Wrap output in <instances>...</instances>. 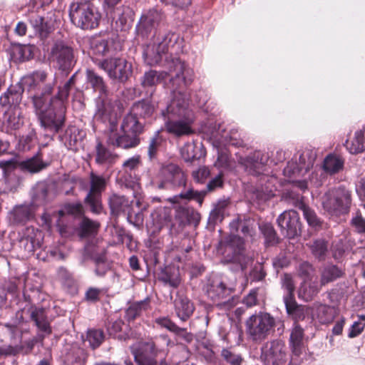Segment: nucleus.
Listing matches in <instances>:
<instances>
[{
    "mask_svg": "<svg viewBox=\"0 0 365 365\" xmlns=\"http://www.w3.org/2000/svg\"><path fill=\"white\" fill-rule=\"evenodd\" d=\"M163 66L166 71H150L145 73L143 81L144 87H151L161 83L168 76L173 84V93L176 89L190 85L193 81V71L178 58L166 56Z\"/></svg>",
    "mask_w": 365,
    "mask_h": 365,
    "instance_id": "f257e3e1",
    "label": "nucleus"
},
{
    "mask_svg": "<svg viewBox=\"0 0 365 365\" xmlns=\"http://www.w3.org/2000/svg\"><path fill=\"white\" fill-rule=\"evenodd\" d=\"M52 91V86L48 85L40 96L34 95L32 97L34 106L38 115L41 125L53 133H57L63 123V103L56 101L55 105L51 103L49 97Z\"/></svg>",
    "mask_w": 365,
    "mask_h": 365,
    "instance_id": "f03ea898",
    "label": "nucleus"
},
{
    "mask_svg": "<svg viewBox=\"0 0 365 365\" xmlns=\"http://www.w3.org/2000/svg\"><path fill=\"white\" fill-rule=\"evenodd\" d=\"M188 98L182 92H173V97L167 106L166 113L168 120L165 123L166 130L176 136L189 135L192 133L191 124L192 120L189 118L184 120H171L172 116L185 117L188 115Z\"/></svg>",
    "mask_w": 365,
    "mask_h": 365,
    "instance_id": "7ed1b4c3",
    "label": "nucleus"
},
{
    "mask_svg": "<svg viewBox=\"0 0 365 365\" xmlns=\"http://www.w3.org/2000/svg\"><path fill=\"white\" fill-rule=\"evenodd\" d=\"M69 16L73 24L83 29L97 27L101 18L97 8L89 1L73 3Z\"/></svg>",
    "mask_w": 365,
    "mask_h": 365,
    "instance_id": "20e7f679",
    "label": "nucleus"
},
{
    "mask_svg": "<svg viewBox=\"0 0 365 365\" xmlns=\"http://www.w3.org/2000/svg\"><path fill=\"white\" fill-rule=\"evenodd\" d=\"M351 203V192L343 187L329 190L322 197L324 210L333 216L347 213Z\"/></svg>",
    "mask_w": 365,
    "mask_h": 365,
    "instance_id": "39448f33",
    "label": "nucleus"
},
{
    "mask_svg": "<svg viewBox=\"0 0 365 365\" xmlns=\"http://www.w3.org/2000/svg\"><path fill=\"white\" fill-rule=\"evenodd\" d=\"M275 325L274 319L267 312L250 316L245 322L246 332L254 341H262L270 334Z\"/></svg>",
    "mask_w": 365,
    "mask_h": 365,
    "instance_id": "423d86ee",
    "label": "nucleus"
},
{
    "mask_svg": "<svg viewBox=\"0 0 365 365\" xmlns=\"http://www.w3.org/2000/svg\"><path fill=\"white\" fill-rule=\"evenodd\" d=\"M96 64L110 78L121 82L127 81L132 74V64L124 58H106L98 61Z\"/></svg>",
    "mask_w": 365,
    "mask_h": 365,
    "instance_id": "0eeeda50",
    "label": "nucleus"
},
{
    "mask_svg": "<svg viewBox=\"0 0 365 365\" xmlns=\"http://www.w3.org/2000/svg\"><path fill=\"white\" fill-rule=\"evenodd\" d=\"M185 182L184 172L178 165L170 164L160 169L153 183L159 190H166L185 185Z\"/></svg>",
    "mask_w": 365,
    "mask_h": 365,
    "instance_id": "6e6552de",
    "label": "nucleus"
},
{
    "mask_svg": "<svg viewBox=\"0 0 365 365\" xmlns=\"http://www.w3.org/2000/svg\"><path fill=\"white\" fill-rule=\"evenodd\" d=\"M96 108L95 118L103 122L108 121L110 128H115L120 115V108L111 101L108 94L98 97Z\"/></svg>",
    "mask_w": 365,
    "mask_h": 365,
    "instance_id": "1a4fd4ad",
    "label": "nucleus"
},
{
    "mask_svg": "<svg viewBox=\"0 0 365 365\" xmlns=\"http://www.w3.org/2000/svg\"><path fill=\"white\" fill-rule=\"evenodd\" d=\"M261 359L266 365H284L287 359L284 343L279 340L266 343L262 348Z\"/></svg>",
    "mask_w": 365,
    "mask_h": 365,
    "instance_id": "9d476101",
    "label": "nucleus"
},
{
    "mask_svg": "<svg viewBox=\"0 0 365 365\" xmlns=\"http://www.w3.org/2000/svg\"><path fill=\"white\" fill-rule=\"evenodd\" d=\"M175 34L169 33L157 45H148L144 51L145 61L150 66L160 63L163 55H165L170 46H173L177 41Z\"/></svg>",
    "mask_w": 365,
    "mask_h": 365,
    "instance_id": "9b49d317",
    "label": "nucleus"
},
{
    "mask_svg": "<svg viewBox=\"0 0 365 365\" xmlns=\"http://www.w3.org/2000/svg\"><path fill=\"white\" fill-rule=\"evenodd\" d=\"M51 59L60 70L68 71L74 65L73 51L63 41H56L51 50Z\"/></svg>",
    "mask_w": 365,
    "mask_h": 365,
    "instance_id": "f8f14e48",
    "label": "nucleus"
},
{
    "mask_svg": "<svg viewBox=\"0 0 365 365\" xmlns=\"http://www.w3.org/2000/svg\"><path fill=\"white\" fill-rule=\"evenodd\" d=\"M90 184L91 188L86 197V202L93 212L99 213L102 209L101 195L106 188V181L103 176L92 173L90 175Z\"/></svg>",
    "mask_w": 365,
    "mask_h": 365,
    "instance_id": "ddd939ff",
    "label": "nucleus"
},
{
    "mask_svg": "<svg viewBox=\"0 0 365 365\" xmlns=\"http://www.w3.org/2000/svg\"><path fill=\"white\" fill-rule=\"evenodd\" d=\"M277 221L284 235L293 238L298 235L300 230V222L299 215L295 210L284 211L278 217Z\"/></svg>",
    "mask_w": 365,
    "mask_h": 365,
    "instance_id": "4468645a",
    "label": "nucleus"
},
{
    "mask_svg": "<svg viewBox=\"0 0 365 365\" xmlns=\"http://www.w3.org/2000/svg\"><path fill=\"white\" fill-rule=\"evenodd\" d=\"M162 19V14L156 9L144 12L136 27L138 33L142 36H147L157 28Z\"/></svg>",
    "mask_w": 365,
    "mask_h": 365,
    "instance_id": "2eb2a0df",
    "label": "nucleus"
},
{
    "mask_svg": "<svg viewBox=\"0 0 365 365\" xmlns=\"http://www.w3.org/2000/svg\"><path fill=\"white\" fill-rule=\"evenodd\" d=\"M114 128H110V133L107 140V143L109 145L128 149L133 148L138 144L139 140L136 138V135L125 133L120 135Z\"/></svg>",
    "mask_w": 365,
    "mask_h": 365,
    "instance_id": "dca6fc26",
    "label": "nucleus"
},
{
    "mask_svg": "<svg viewBox=\"0 0 365 365\" xmlns=\"http://www.w3.org/2000/svg\"><path fill=\"white\" fill-rule=\"evenodd\" d=\"M231 292V289L220 280L214 281L207 289V294L213 301H220L218 304L225 306H229Z\"/></svg>",
    "mask_w": 365,
    "mask_h": 365,
    "instance_id": "f3484780",
    "label": "nucleus"
},
{
    "mask_svg": "<svg viewBox=\"0 0 365 365\" xmlns=\"http://www.w3.org/2000/svg\"><path fill=\"white\" fill-rule=\"evenodd\" d=\"M177 316L183 322L192 314L195 307L191 301L185 296L178 295L174 302Z\"/></svg>",
    "mask_w": 365,
    "mask_h": 365,
    "instance_id": "a211bd4d",
    "label": "nucleus"
},
{
    "mask_svg": "<svg viewBox=\"0 0 365 365\" xmlns=\"http://www.w3.org/2000/svg\"><path fill=\"white\" fill-rule=\"evenodd\" d=\"M23 90L20 87L19 89L10 87L0 96V104L4 107H9V109L20 108L19 106L22 99Z\"/></svg>",
    "mask_w": 365,
    "mask_h": 365,
    "instance_id": "6ab92c4d",
    "label": "nucleus"
},
{
    "mask_svg": "<svg viewBox=\"0 0 365 365\" xmlns=\"http://www.w3.org/2000/svg\"><path fill=\"white\" fill-rule=\"evenodd\" d=\"M30 317L35 322L36 326L46 334L51 333V328L47 319L46 311L43 308L31 307L29 309Z\"/></svg>",
    "mask_w": 365,
    "mask_h": 365,
    "instance_id": "aec40b11",
    "label": "nucleus"
},
{
    "mask_svg": "<svg viewBox=\"0 0 365 365\" xmlns=\"http://www.w3.org/2000/svg\"><path fill=\"white\" fill-rule=\"evenodd\" d=\"M304 329L295 324L290 334L289 342L292 351L296 356H299L304 349Z\"/></svg>",
    "mask_w": 365,
    "mask_h": 365,
    "instance_id": "412c9836",
    "label": "nucleus"
},
{
    "mask_svg": "<svg viewBox=\"0 0 365 365\" xmlns=\"http://www.w3.org/2000/svg\"><path fill=\"white\" fill-rule=\"evenodd\" d=\"M156 324L175 333L176 335L182 337L185 341L190 342L192 339V336L187 331L185 328L178 327L173 322L166 317H160L155 319Z\"/></svg>",
    "mask_w": 365,
    "mask_h": 365,
    "instance_id": "4be33fe9",
    "label": "nucleus"
},
{
    "mask_svg": "<svg viewBox=\"0 0 365 365\" xmlns=\"http://www.w3.org/2000/svg\"><path fill=\"white\" fill-rule=\"evenodd\" d=\"M143 123L140 119L133 115L131 112L123 119L121 129L123 133H130L136 135L143 131Z\"/></svg>",
    "mask_w": 365,
    "mask_h": 365,
    "instance_id": "5701e85b",
    "label": "nucleus"
},
{
    "mask_svg": "<svg viewBox=\"0 0 365 365\" xmlns=\"http://www.w3.org/2000/svg\"><path fill=\"white\" fill-rule=\"evenodd\" d=\"M320 287L317 280L304 279L298 290V297L306 302L311 301L319 292Z\"/></svg>",
    "mask_w": 365,
    "mask_h": 365,
    "instance_id": "b1692460",
    "label": "nucleus"
},
{
    "mask_svg": "<svg viewBox=\"0 0 365 365\" xmlns=\"http://www.w3.org/2000/svg\"><path fill=\"white\" fill-rule=\"evenodd\" d=\"M344 160L339 155L330 154L327 155L323 164L326 173L334 175L339 173L344 168Z\"/></svg>",
    "mask_w": 365,
    "mask_h": 365,
    "instance_id": "393cba45",
    "label": "nucleus"
},
{
    "mask_svg": "<svg viewBox=\"0 0 365 365\" xmlns=\"http://www.w3.org/2000/svg\"><path fill=\"white\" fill-rule=\"evenodd\" d=\"M30 24L33 27L36 35L41 39L46 38L53 29L50 26L44 19L41 16H32L30 19Z\"/></svg>",
    "mask_w": 365,
    "mask_h": 365,
    "instance_id": "a878e982",
    "label": "nucleus"
},
{
    "mask_svg": "<svg viewBox=\"0 0 365 365\" xmlns=\"http://www.w3.org/2000/svg\"><path fill=\"white\" fill-rule=\"evenodd\" d=\"M48 164L43 163L38 156H34L29 159L19 163L18 166L24 172L36 173L47 167Z\"/></svg>",
    "mask_w": 365,
    "mask_h": 365,
    "instance_id": "bb28decb",
    "label": "nucleus"
},
{
    "mask_svg": "<svg viewBox=\"0 0 365 365\" xmlns=\"http://www.w3.org/2000/svg\"><path fill=\"white\" fill-rule=\"evenodd\" d=\"M346 146L349 153L352 154L364 151L365 150V128L357 130L353 139L346 141Z\"/></svg>",
    "mask_w": 365,
    "mask_h": 365,
    "instance_id": "cd10ccee",
    "label": "nucleus"
},
{
    "mask_svg": "<svg viewBox=\"0 0 365 365\" xmlns=\"http://www.w3.org/2000/svg\"><path fill=\"white\" fill-rule=\"evenodd\" d=\"M47 74L45 71H37L32 74L25 76L22 79V85L27 87L29 91L40 88L41 86L45 81Z\"/></svg>",
    "mask_w": 365,
    "mask_h": 365,
    "instance_id": "c85d7f7f",
    "label": "nucleus"
},
{
    "mask_svg": "<svg viewBox=\"0 0 365 365\" xmlns=\"http://www.w3.org/2000/svg\"><path fill=\"white\" fill-rule=\"evenodd\" d=\"M33 217V210L29 205H19L10 213V219L14 223H25Z\"/></svg>",
    "mask_w": 365,
    "mask_h": 365,
    "instance_id": "c756f323",
    "label": "nucleus"
},
{
    "mask_svg": "<svg viewBox=\"0 0 365 365\" xmlns=\"http://www.w3.org/2000/svg\"><path fill=\"white\" fill-rule=\"evenodd\" d=\"M86 79L87 81L95 91L99 92V96H103V94H108L106 86L103 81V77L98 75L93 70L88 69L86 71Z\"/></svg>",
    "mask_w": 365,
    "mask_h": 365,
    "instance_id": "7c9ffc66",
    "label": "nucleus"
},
{
    "mask_svg": "<svg viewBox=\"0 0 365 365\" xmlns=\"http://www.w3.org/2000/svg\"><path fill=\"white\" fill-rule=\"evenodd\" d=\"M5 123L11 130H17L24 124V119L20 108L9 109L6 113Z\"/></svg>",
    "mask_w": 365,
    "mask_h": 365,
    "instance_id": "2f4dec72",
    "label": "nucleus"
},
{
    "mask_svg": "<svg viewBox=\"0 0 365 365\" xmlns=\"http://www.w3.org/2000/svg\"><path fill=\"white\" fill-rule=\"evenodd\" d=\"M284 302L289 314H292L295 318H304V309L297 305L294 293L286 294L284 296Z\"/></svg>",
    "mask_w": 365,
    "mask_h": 365,
    "instance_id": "473e14b6",
    "label": "nucleus"
},
{
    "mask_svg": "<svg viewBox=\"0 0 365 365\" xmlns=\"http://www.w3.org/2000/svg\"><path fill=\"white\" fill-rule=\"evenodd\" d=\"M118 156L110 152L107 148L99 143L96 148V161L98 164L110 165L115 162Z\"/></svg>",
    "mask_w": 365,
    "mask_h": 365,
    "instance_id": "72a5a7b5",
    "label": "nucleus"
},
{
    "mask_svg": "<svg viewBox=\"0 0 365 365\" xmlns=\"http://www.w3.org/2000/svg\"><path fill=\"white\" fill-rule=\"evenodd\" d=\"M342 275V271L334 265H328L322 271L320 286H324Z\"/></svg>",
    "mask_w": 365,
    "mask_h": 365,
    "instance_id": "f704fd0d",
    "label": "nucleus"
},
{
    "mask_svg": "<svg viewBox=\"0 0 365 365\" xmlns=\"http://www.w3.org/2000/svg\"><path fill=\"white\" fill-rule=\"evenodd\" d=\"M316 153L312 150L303 151L299 158L298 170L307 172L313 166Z\"/></svg>",
    "mask_w": 365,
    "mask_h": 365,
    "instance_id": "c9c22d12",
    "label": "nucleus"
},
{
    "mask_svg": "<svg viewBox=\"0 0 365 365\" xmlns=\"http://www.w3.org/2000/svg\"><path fill=\"white\" fill-rule=\"evenodd\" d=\"M130 112L137 116L138 118H146L149 117L152 115L153 112V108L150 104V103L142 101L138 103H135L132 108Z\"/></svg>",
    "mask_w": 365,
    "mask_h": 365,
    "instance_id": "e433bc0d",
    "label": "nucleus"
},
{
    "mask_svg": "<svg viewBox=\"0 0 365 365\" xmlns=\"http://www.w3.org/2000/svg\"><path fill=\"white\" fill-rule=\"evenodd\" d=\"M110 207L113 214L118 215L121 212H125L128 207V201L123 196L113 195L110 197Z\"/></svg>",
    "mask_w": 365,
    "mask_h": 365,
    "instance_id": "4c0bfd02",
    "label": "nucleus"
},
{
    "mask_svg": "<svg viewBox=\"0 0 365 365\" xmlns=\"http://www.w3.org/2000/svg\"><path fill=\"white\" fill-rule=\"evenodd\" d=\"M200 150L194 143H186L180 149V154L182 158L186 162H191L193 160L198 159L200 158L201 154L197 155V150Z\"/></svg>",
    "mask_w": 365,
    "mask_h": 365,
    "instance_id": "58836bf2",
    "label": "nucleus"
},
{
    "mask_svg": "<svg viewBox=\"0 0 365 365\" xmlns=\"http://www.w3.org/2000/svg\"><path fill=\"white\" fill-rule=\"evenodd\" d=\"M309 247L313 255L319 260H323L325 259L327 253V242L324 240H316L312 245H310Z\"/></svg>",
    "mask_w": 365,
    "mask_h": 365,
    "instance_id": "ea45409f",
    "label": "nucleus"
},
{
    "mask_svg": "<svg viewBox=\"0 0 365 365\" xmlns=\"http://www.w3.org/2000/svg\"><path fill=\"white\" fill-rule=\"evenodd\" d=\"M205 193L206 192L205 191L199 192L197 191H195L193 189H189L187 191L181 192L180 195H175L170 198V201L172 202H178L179 198L185 200L194 199L196 200L200 205H201Z\"/></svg>",
    "mask_w": 365,
    "mask_h": 365,
    "instance_id": "a19ab883",
    "label": "nucleus"
},
{
    "mask_svg": "<svg viewBox=\"0 0 365 365\" xmlns=\"http://www.w3.org/2000/svg\"><path fill=\"white\" fill-rule=\"evenodd\" d=\"M304 218L309 226L318 229L322 227V221L318 217L316 212L309 207L302 205L301 207Z\"/></svg>",
    "mask_w": 365,
    "mask_h": 365,
    "instance_id": "79ce46f5",
    "label": "nucleus"
},
{
    "mask_svg": "<svg viewBox=\"0 0 365 365\" xmlns=\"http://www.w3.org/2000/svg\"><path fill=\"white\" fill-rule=\"evenodd\" d=\"M118 15L116 24H120L121 29L128 28L133 21V11L129 7L123 8L121 13H118Z\"/></svg>",
    "mask_w": 365,
    "mask_h": 365,
    "instance_id": "37998d69",
    "label": "nucleus"
},
{
    "mask_svg": "<svg viewBox=\"0 0 365 365\" xmlns=\"http://www.w3.org/2000/svg\"><path fill=\"white\" fill-rule=\"evenodd\" d=\"M87 340L93 349L98 347L104 340L103 331L100 329H91L87 333Z\"/></svg>",
    "mask_w": 365,
    "mask_h": 365,
    "instance_id": "c03bdc74",
    "label": "nucleus"
},
{
    "mask_svg": "<svg viewBox=\"0 0 365 365\" xmlns=\"http://www.w3.org/2000/svg\"><path fill=\"white\" fill-rule=\"evenodd\" d=\"M92 50L96 55H106L109 52L108 41L104 39L94 41L92 43Z\"/></svg>",
    "mask_w": 365,
    "mask_h": 365,
    "instance_id": "a18cd8bd",
    "label": "nucleus"
},
{
    "mask_svg": "<svg viewBox=\"0 0 365 365\" xmlns=\"http://www.w3.org/2000/svg\"><path fill=\"white\" fill-rule=\"evenodd\" d=\"M365 327V316L359 317V321L355 322L350 328L348 336L354 338L359 335Z\"/></svg>",
    "mask_w": 365,
    "mask_h": 365,
    "instance_id": "49530a36",
    "label": "nucleus"
},
{
    "mask_svg": "<svg viewBox=\"0 0 365 365\" xmlns=\"http://www.w3.org/2000/svg\"><path fill=\"white\" fill-rule=\"evenodd\" d=\"M99 224L87 218L83 219L81 223V231L83 236H86L96 232Z\"/></svg>",
    "mask_w": 365,
    "mask_h": 365,
    "instance_id": "de8ad7c7",
    "label": "nucleus"
},
{
    "mask_svg": "<svg viewBox=\"0 0 365 365\" xmlns=\"http://www.w3.org/2000/svg\"><path fill=\"white\" fill-rule=\"evenodd\" d=\"M282 288L287 292V294H293L295 290V284L293 277L289 274H284L281 279Z\"/></svg>",
    "mask_w": 365,
    "mask_h": 365,
    "instance_id": "09e8293b",
    "label": "nucleus"
},
{
    "mask_svg": "<svg viewBox=\"0 0 365 365\" xmlns=\"http://www.w3.org/2000/svg\"><path fill=\"white\" fill-rule=\"evenodd\" d=\"M227 200L220 201L215 209L210 213V217L212 220L217 222L221 221L223 218V210L227 205Z\"/></svg>",
    "mask_w": 365,
    "mask_h": 365,
    "instance_id": "8fccbe9b",
    "label": "nucleus"
},
{
    "mask_svg": "<svg viewBox=\"0 0 365 365\" xmlns=\"http://www.w3.org/2000/svg\"><path fill=\"white\" fill-rule=\"evenodd\" d=\"M218 169H227L230 168L229 155L225 151L218 152L217 160L214 164Z\"/></svg>",
    "mask_w": 365,
    "mask_h": 365,
    "instance_id": "3c124183",
    "label": "nucleus"
},
{
    "mask_svg": "<svg viewBox=\"0 0 365 365\" xmlns=\"http://www.w3.org/2000/svg\"><path fill=\"white\" fill-rule=\"evenodd\" d=\"M223 359L231 365H240L242 358L240 355L231 352L228 349H223L221 354Z\"/></svg>",
    "mask_w": 365,
    "mask_h": 365,
    "instance_id": "603ef678",
    "label": "nucleus"
},
{
    "mask_svg": "<svg viewBox=\"0 0 365 365\" xmlns=\"http://www.w3.org/2000/svg\"><path fill=\"white\" fill-rule=\"evenodd\" d=\"M73 84L74 76L71 77L70 79L63 85V87L59 88V91L58 93V98L59 100L58 101L62 103V101L67 98L69 94L70 89Z\"/></svg>",
    "mask_w": 365,
    "mask_h": 365,
    "instance_id": "864d4df0",
    "label": "nucleus"
},
{
    "mask_svg": "<svg viewBox=\"0 0 365 365\" xmlns=\"http://www.w3.org/2000/svg\"><path fill=\"white\" fill-rule=\"evenodd\" d=\"M351 225L356 232L365 234V219L361 215L353 217Z\"/></svg>",
    "mask_w": 365,
    "mask_h": 365,
    "instance_id": "5fc2aeb1",
    "label": "nucleus"
},
{
    "mask_svg": "<svg viewBox=\"0 0 365 365\" xmlns=\"http://www.w3.org/2000/svg\"><path fill=\"white\" fill-rule=\"evenodd\" d=\"M162 142V139L159 137L158 133L151 139L148 146V155L150 158L155 157L158 148L160 147Z\"/></svg>",
    "mask_w": 365,
    "mask_h": 365,
    "instance_id": "6e6d98bb",
    "label": "nucleus"
},
{
    "mask_svg": "<svg viewBox=\"0 0 365 365\" xmlns=\"http://www.w3.org/2000/svg\"><path fill=\"white\" fill-rule=\"evenodd\" d=\"M255 227L256 223L254 220H245L242 225V232L245 235V236H250V237H252L254 235Z\"/></svg>",
    "mask_w": 365,
    "mask_h": 365,
    "instance_id": "4d7b16f0",
    "label": "nucleus"
},
{
    "mask_svg": "<svg viewBox=\"0 0 365 365\" xmlns=\"http://www.w3.org/2000/svg\"><path fill=\"white\" fill-rule=\"evenodd\" d=\"M140 163V156H133L125 160L123 164V168L125 172L135 170Z\"/></svg>",
    "mask_w": 365,
    "mask_h": 365,
    "instance_id": "13d9d810",
    "label": "nucleus"
},
{
    "mask_svg": "<svg viewBox=\"0 0 365 365\" xmlns=\"http://www.w3.org/2000/svg\"><path fill=\"white\" fill-rule=\"evenodd\" d=\"M158 217L160 227L166 225L171 221L170 210L165 208L161 209L158 214Z\"/></svg>",
    "mask_w": 365,
    "mask_h": 365,
    "instance_id": "bf43d9fd",
    "label": "nucleus"
},
{
    "mask_svg": "<svg viewBox=\"0 0 365 365\" xmlns=\"http://www.w3.org/2000/svg\"><path fill=\"white\" fill-rule=\"evenodd\" d=\"M209 175L210 171L206 167H201L192 173V177L197 182H202Z\"/></svg>",
    "mask_w": 365,
    "mask_h": 365,
    "instance_id": "052dcab7",
    "label": "nucleus"
},
{
    "mask_svg": "<svg viewBox=\"0 0 365 365\" xmlns=\"http://www.w3.org/2000/svg\"><path fill=\"white\" fill-rule=\"evenodd\" d=\"M123 325L124 323L121 319H116L108 325V331L110 335L115 336L122 330Z\"/></svg>",
    "mask_w": 365,
    "mask_h": 365,
    "instance_id": "680f3d73",
    "label": "nucleus"
},
{
    "mask_svg": "<svg viewBox=\"0 0 365 365\" xmlns=\"http://www.w3.org/2000/svg\"><path fill=\"white\" fill-rule=\"evenodd\" d=\"M96 274L98 276H103L107 270V265L105 262V257L102 256L96 259Z\"/></svg>",
    "mask_w": 365,
    "mask_h": 365,
    "instance_id": "e2e57ef3",
    "label": "nucleus"
},
{
    "mask_svg": "<svg viewBox=\"0 0 365 365\" xmlns=\"http://www.w3.org/2000/svg\"><path fill=\"white\" fill-rule=\"evenodd\" d=\"M259 227L267 238H268L270 241L274 240L275 231L270 224H263L259 225Z\"/></svg>",
    "mask_w": 365,
    "mask_h": 365,
    "instance_id": "0e129e2a",
    "label": "nucleus"
},
{
    "mask_svg": "<svg viewBox=\"0 0 365 365\" xmlns=\"http://www.w3.org/2000/svg\"><path fill=\"white\" fill-rule=\"evenodd\" d=\"M14 54L19 56V60L25 61L31 55V49L27 46H19L14 50Z\"/></svg>",
    "mask_w": 365,
    "mask_h": 365,
    "instance_id": "69168bd1",
    "label": "nucleus"
},
{
    "mask_svg": "<svg viewBox=\"0 0 365 365\" xmlns=\"http://www.w3.org/2000/svg\"><path fill=\"white\" fill-rule=\"evenodd\" d=\"M257 291L252 290L251 291L245 298L243 300L244 304L247 307H252L255 306L257 304Z\"/></svg>",
    "mask_w": 365,
    "mask_h": 365,
    "instance_id": "338daca9",
    "label": "nucleus"
},
{
    "mask_svg": "<svg viewBox=\"0 0 365 365\" xmlns=\"http://www.w3.org/2000/svg\"><path fill=\"white\" fill-rule=\"evenodd\" d=\"M162 279L173 287H178L180 284V278L178 274L173 277L167 274L166 276L163 277Z\"/></svg>",
    "mask_w": 365,
    "mask_h": 365,
    "instance_id": "774afa93",
    "label": "nucleus"
}]
</instances>
